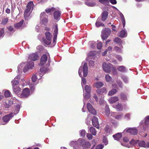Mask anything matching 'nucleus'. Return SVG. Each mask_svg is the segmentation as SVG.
<instances>
[{"mask_svg":"<svg viewBox=\"0 0 149 149\" xmlns=\"http://www.w3.org/2000/svg\"><path fill=\"white\" fill-rule=\"evenodd\" d=\"M58 25L56 23L54 24L52 26V29L54 30V32L53 33L54 37L53 38V43L56 42L57 34L58 33Z\"/></svg>","mask_w":149,"mask_h":149,"instance_id":"f257e3e1","label":"nucleus"},{"mask_svg":"<svg viewBox=\"0 0 149 149\" xmlns=\"http://www.w3.org/2000/svg\"><path fill=\"white\" fill-rule=\"evenodd\" d=\"M111 32L110 29L105 28L102 31L101 35L102 38L103 40H106L109 36Z\"/></svg>","mask_w":149,"mask_h":149,"instance_id":"f03ea898","label":"nucleus"},{"mask_svg":"<svg viewBox=\"0 0 149 149\" xmlns=\"http://www.w3.org/2000/svg\"><path fill=\"white\" fill-rule=\"evenodd\" d=\"M40 17L42 23L44 24H47L48 22V19L46 17L47 16L46 13L44 12H42L40 14Z\"/></svg>","mask_w":149,"mask_h":149,"instance_id":"7ed1b4c3","label":"nucleus"},{"mask_svg":"<svg viewBox=\"0 0 149 149\" xmlns=\"http://www.w3.org/2000/svg\"><path fill=\"white\" fill-rule=\"evenodd\" d=\"M124 132H126L135 135L137 134L138 130L135 128H129L125 129L124 131Z\"/></svg>","mask_w":149,"mask_h":149,"instance_id":"20e7f679","label":"nucleus"},{"mask_svg":"<svg viewBox=\"0 0 149 149\" xmlns=\"http://www.w3.org/2000/svg\"><path fill=\"white\" fill-rule=\"evenodd\" d=\"M47 56L45 54H43L41 57L40 60V65L42 66L45 65L47 60Z\"/></svg>","mask_w":149,"mask_h":149,"instance_id":"39448f33","label":"nucleus"},{"mask_svg":"<svg viewBox=\"0 0 149 149\" xmlns=\"http://www.w3.org/2000/svg\"><path fill=\"white\" fill-rule=\"evenodd\" d=\"M87 107L89 111L91 113L94 115H95L97 114L96 111L93 107L92 105L90 103H87Z\"/></svg>","mask_w":149,"mask_h":149,"instance_id":"423d86ee","label":"nucleus"},{"mask_svg":"<svg viewBox=\"0 0 149 149\" xmlns=\"http://www.w3.org/2000/svg\"><path fill=\"white\" fill-rule=\"evenodd\" d=\"M39 56L37 52L32 53L29 55L28 58L31 60L34 61L38 60L39 58Z\"/></svg>","mask_w":149,"mask_h":149,"instance_id":"0eeeda50","label":"nucleus"},{"mask_svg":"<svg viewBox=\"0 0 149 149\" xmlns=\"http://www.w3.org/2000/svg\"><path fill=\"white\" fill-rule=\"evenodd\" d=\"M30 90L29 88H26L23 89L21 96L23 97H28L30 94Z\"/></svg>","mask_w":149,"mask_h":149,"instance_id":"6e6552de","label":"nucleus"},{"mask_svg":"<svg viewBox=\"0 0 149 149\" xmlns=\"http://www.w3.org/2000/svg\"><path fill=\"white\" fill-rule=\"evenodd\" d=\"M102 68L103 70L105 72L109 73L111 72V67L110 65L107 64L105 63H103Z\"/></svg>","mask_w":149,"mask_h":149,"instance_id":"1a4fd4ad","label":"nucleus"},{"mask_svg":"<svg viewBox=\"0 0 149 149\" xmlns=\"http://www.w3.org/2000/svg\"><path fill=\"white\" fill-rule=\"evenodd\" d=\"M92 122L93 125L97 129L99 128L100 125L99 123L98 119L95 116H94L92 119Z\"/></svg>","mask_w":149,"mask_h":149,"instance_id":"9d476101","label":"nucleus"},{"mask_svg":"<svg viewBox=\"0 0 149 149\" xmlns=\"http://www.w3.org/2000/svg\"><path fill=\"white\" fill-rule=\"evenodd\" d=\"M34 6V5L33 1H30L28 3L26 9L32 12Z\"/></svg>","mask_w":149,"mask_h":149,"instance_id":"9b49d317","label":"nucleus"},{"mask_svg":"<svg viewBox=\"0 0 149 149\" xmlns=\"http://www.w3.org/2000/svg\"><path fill=\"white\" fill-rule=\"evenodd\" d=\"M82 69L83 70L84 76L86 77L87 76L88 74V67L86 63H84Z\"/></svg>","mask_w":149,"mask_h":149,"instance_id":"f8f14e48","label":"nucleus"},{"mask_svg":"<svg viewBox=\"0 0 149 149\" xmlns=\"http://www.w3.org/2000/svg\"><path fill=\"white\" fill-rule=\"evenodd\" d=\"M60 16L61 13L59 11H55L53 14L54 18L56 20L60 19Z\"/></svg>","mask_w":149,"mask_h":149,"instance_id":"ddd939ff","label":"nucleus"},{"mask_svg":"<svg viewBox=\"0 0 149 149\" xmlns=\"http://www.w3.org/2000/svg\"><path fill=\"white\" fill-rule=\"evenodd\" d=\"M12 113H10L9 114L6 115L3 117L2 118L3 121L6 123L8 122L10 118L12 117Z\"/></svg>","mask_w":149,"mask_h":149,"instance_id":"4468645a","label":"nucleus"},{"mask_svg":"<svg viewBox=\"0 0 149 149\" xmlns=\"http://www.w3.org/2000/svg\"><path fill=\"white\" fill-rule=\"evenodd\" d=\"M149 125V116H146L145 118V122L143 125L144 130H146V127L148 126Z\"/></svg>","mask_w":149,"mask_h":149,"instance_id":"2eb2a0df","label":"nucleus"},{"mask_svg":"<svg viewBox=\"0 0 149 149\" xmlns=\"http://www.w3.org/2000/svg\"><path fill=\"white\" fill-rule=\"evenodd\" d=\"M109 13L107 11H104L102 14L101 20L102 21H105L107 18Z\"/></svg>","mask_w":149,"mask_h":149,"instance_id":"dca6fc26","label":"nucleus"},{"mask_svg":"<svg viewBox=\"0 0 149 149\" xmlns=\"http://www.w3.org/2000/svg\"><path fill=\"white\" fill-rule=\"evenodd\" d=\"M109 102L112 104L117 102L118 100V98L117 97H110L108 100Z\"/></svg>","mask_w":149,"mask_h":149,"instance_id":"f3484780","label":"nucleus"},{"mask_svg":"<svg viewBox=\"0 0 149 149\" xmlns=\"http://www.w3.org/2000/svg\"><path fill=\"white\" fill-rule=\"evenodd\" d=\"M139 146L144 148H149V143L146 144L145 142L143 141H140L138 143Z\"/></svg>","mask_w":149,"mask_h":149,"instance_id":"a211bd4d","label":"nucleus"},{"mask_svg":"<svg viewBox=\"0 0 149 149\" xmlns=\"http://www.w3.org/2000/svg\"><path fill=\"white\" fill-rule=\"evenodd\" d=\"M45 38L47 40L51 41V40L52 37V34L49 31H46L45 32Z\"/></svg>","mask_w":149,"mask_h":149,"instance_id":"6ab92c4d","label":"nucleus"},{"mask_svg":"<svg viewBox=\"0 0 149 149\" xmlns=\"http://www.w3.org/2000/svg\"><path fill=\"white\" fill-rule=\"evenodd\" d=\"M105 113L106 116L108 117L109 116L110 114V110L109 107L108 105L105 106L104 108Z\"/></svg>","mask_w":149,"mask_h":149,"instance_id":"aec40b11","label":"nucleus"},{"mask_svg":"<svg viewBox=\"0 0 149 149\" xmlns=\"http://www.w3.org/2000/svg\"><path fill=\"white\" fill-rule=\"evenodd\" d=\"M113 137L115 140L119 141L121 138V133H118L113 136Z\"/></svg>","mask_w":149,"mask_h":149,"instance_id":"412c9836","label":"nucleus"},{"mask_svg":"<svg viewBox=\"0 0 149 149\" xmlns=\"http://www.w3.org/2000/svg\"><path fill=\"white\" fill-rule=\"evenodd\" d=\"M24 21L22 20L18 23H16L14 25V27L17 29L18 28L21 27L24 23Z\"/></svg>","mask_w":149,"mask_h":149,"instance_id":"4be33fe9","label":"nucleus"},{"mask_svg":"<svg viewBox=\"0 0 149 149\" xmlns=\"http://www.w3.org/2000/svg\"><path fill=\"white\" fill-rule=\"evenodd\" d=\"M31 12V11L25 9L24 13V17L25 19H26L30 16Z\"/></svg>","mask_w":149,"mask_h":149,"instance_id":"5701e85b","label":"nucleus"},{"mask_svg":"<svg viewBox=\"0 0 149 149\" xmlns=\"http://www.w3.org/2000/svg\"><path fill=\"white\" fill-rule=\"evenodd\" d=\"M85 4L87 6L90 7H93L96 5V3L93 2H89L88 1H87L85 2Z\"/></svg>","mask_w":149,"mask_h":149,"instance_id":"b1692460","label":"nucleus"},{"mask_svg":"<svg viewBox=\"0 0 149 149\" xmlns=\"http://www.w3.org/2000/svg\"><path fill=\"white\" fill-rule=\"evenodd\" d=\"M96 92L98 94L101 95L104 93L106 94V93L107 91L105 89H101L97 90L96 91Z\"/></svg>","mask_w":149,"mask_h":149,"instance_id":"393cba45","label":"nucleus"},{"mask_svg":"<svg viewBox=\"0 0 149 149\" xmlns=\"http://www.w3.org/2000/svg\"><path fill=\"white\" fill-rule=\"evenodd\" d=\"M12 85L13 87L16 86L18 85L19 84V81L18 80L16 79V78L14 79L11 81Z\"/></svg>","mask_w":149,"mask_h":149,"instance_id":"a878e982","label":"nucleus"},{"mask_svg":"<svg viewBox=\"0 0 149 149\" xmlns=\"http://www.w3.org/2000/svg\"><path fill=\"white\" fill-rule=\"evenodd\" d=\"M103 85V83L101 82L97 81L95 83V86L97 88H100Z\"/></svg>","mask_w":149,"mask_h":149,"instance_id":"bb28decb","label":"nucleus"},{"mask_svg":"<svg viewBox=\"0 0 149 149\" xmlns=\"http://www.w3.org/2000/svg\"><path fill=\"white\" fill-rule=\"evenodd\" d=\"M13 90L14 92L16 93H18L20 91H21V89L19 87L16 86L13 87Z\"/></svg>","mask_w":149,"mask_h":149,"instance_id":"cd10ccee","label":"nucleus"},{"mask_svg":"<svg viewBox=\"0 0 149 149\" xmlns=\"http://www.w3.org/2000/svg\"><path fill=\"white\" fill-rule=\"evenodd\" d=\"M89 130L90 132L93 135H96V132L95 130V129L93 127H90Z\"/></svg>","mask_w":149,"mask_h":149,"instance_id":"c85d7f7f","label":"nucleus"},{"mask_svg":"<svg viewBox=\"0 0 149 149\" xmlns=\"http://www.w3.org/2000/svg\"><path fill=\"white\" fill-rule=\"evenodd\" d=\"M117 90L116 88L112 89L108 93V95L111 96L116 93Z\"/></svg>","mask_w":149,"mask_h":149,"instance_id":"c756f323","label":"nucleus"},{"mask_svg":"<svg viewBox=\"0 0 149 149\" xmlns=\"http://www.w3.org/2000/svg\"><path fill=\"white\" fill-rule=\"evenodd\" d=\"M99 1L105 6L108 5L109 3L108 0H99Z\"/></svg>","mask_w":149,"mask_h":149,"instance_id":"7c9ffc66","label":"nucleus"},{"mask_svg":"<svg viewBox=\"0 0 149 149\" xmlns=\"http://www.w3.org/2000/svg\"><path fill=\"white\" fill-rule=\"evenodd\" d=\"M55 10V8H54L53 7H52L51 8H47L45 10V11L47 13H49L52 12L54 11Z\"/></svg>","mask_w":149,"mask_h":149,"instance_id":"2f4dec72","label":"nucleus"},{"mask_svg":"<svg viewBox=\"0 0 149 149\" xmlns=\"http://www.w3.org/2000/svg\"><path fill=\"white\" fill-rule=\"evenodd\" d=\"M118 45L121 44V39L119 37L115 38L113 40Z\"/></svg>","mask_w":149,"mask_h":149,"instance_id":"473e14b6","label":"nucleus"},{"mask_svg":"<svg viewBox=\"0 0 149 149\" xmlns=\"http://www.w3.org/2000/svg\"><path fill=\"white\" fill-rule=\"evenodd\" d=\"M30 69H32L34 66V62L32 61H30L27 64Z\"/></svg>","mask_w":149,"mask_h":149,"instance_id":"72a5a7b5","label":"nucleus"},{"mask_svg":"<svg viewBox=\"0 0 149 149\" xmlns=\"http://www.w3.org/2000/svg\"><path fill=\"white\" fill-rule=\"evenodd\" d=\"M85 89L87 93L89 94L90 93L91 88L90 86L88 85H86L85 86Z\"/></svg>","mask_w":149,"mask_h":149,"instance_id":"f704fd0d","label":"nucleus"},{"mask_svg":"<svg viewBox=\"0 0 149 149\" xmlns=\"http://www.w3.org/2000/svg\"><path fill=\"white\" fill-rule=\"evenodd\" d=\"M91 146L90 143L88 142H85L84 144L82 145V147L84 148H89Z\"/></svg>","mask_w":149,"mask_h":149,"instance_id":"c9c22d12","label":"nucleus"},{"mask_svg":"<svg viewBox=\"0 0 149 149\" xmlns=\"http://www.w3.org/2000/svg\"><path fill=\"white\" fill-rule=\"evenodd\" d=\"M127 33L125 29L122 31V38H125L127 36Z\"/></svg>","mask_w":149,"mask_h":149,"instance_id":"e433bc0d","label":"nucleus"},{"mask_svg":"<svg viewBox=\"0 0 149 149\" xmlns=\"http://www.w3.org/2000/svg\"><path fill=\"white\" fill-rule=\"evenodd\" d=\"M138 142V140H135L132 139L130 141V144L132 145H134L136 144Z\"/></svg>","mask_w":149,"mask_h":149,"instance_id":"4c0bfd02","label":"nucleus"},{"mask_svg":"<svg viewBox=\"0 0 149 149\" xmlns=\"http://www.w3.org/2000/svg\"><path fill=\"white\" fill-rule=\"evenodd\" d=\"M113 50L116 52L119 53L121 51V49L120 47H118L115 46L114 47Z\"/></svg>","mask_w":149,"mask_h":149,"instance_id":"58836bf2","label":"nucleus"},{"mask_svg":"<svg viewBox=\"0 0 149 149\" xmlns=\"http://www.w3.org/2000/svg\"><path fill=\"white\" fill-rule=\"evenodd\" d=\"M123 81L125 83H127L128 82L129 79L128 77L126 76H123L122 78Z\"/></svg>","mask_w":149,"mask_h":149,"instance_id":"ea45409f","label":"nucleus"},{"mask_svg":"<svg viewBox=\"0 0 149 149\" xmlns=\"http://www.w3.org/2000/svg\"><path fill=\"white\" fill-rule=\"evenodd\" d=\"M4 28H2L0 29V37H3L4 36Z\"/></svg>","mask_w":149,"mask_h":149,"instance_id":"a19ab883","label":"nucleus"},{"mask_svg":"<svg viewBox=\"0 0 149 149\" xmlns=\"http://www.w3.org/2000/svg\"><path fill=\"white\" fill-rule=\"evenodd\" d=\"M105 78L107 82H109L111 80V78L109 74H107L105 76Z\"/></svg>","mask_w":149,"mask_h":149,"instance_id":"79ce46f5","label":"nucleus"},{"mask_svg":"<svg viewBox=\"0 0 149 149\" xmlns=\"http://www.w3.org/2000/svg\"><path fill=\"white\" fill-rule=\"evenodd\" d=\"M111 123L113 125L114 127H116L118 125V123L117 122L115 121L114 120H111Z\"/></svg>","mask_w":149,"mask_h":149,"instance_id":"37998d69","label":"nucleus"},{"mask_svg":"<svg viewBox=\"0 0 149 149\" xmlns=\"http://www.w3.org/2000/svg\"><path fill=\"white\" fill-rule=\"evenodd\" d=\"M4 95L6 97H9L10 96V93L9 91H6L4 93Z\"/></svg>","mask_w":149,"mask_h":149,"instance_id":"c03bdc74","label":"nucleus"},{"mask_svg":"<svg viewBox=\"0 0 149 149\" xmlns=\"http://www.w3.org/2000/svg\"><path fill=\"white\" fill-rule=\"evenodd\" d=\"M43 41L45 44L47 45H50L51 43V41H48L47 40H46L45 39H43Z\"/></svg>","mask_w":149,"mask_h":149,"instance_id":"a18cd8bd","label":"nucleus"},{"mask_svg":"<svg viewBox=\"0 0 149 149\" xmlns=\"http://www.w3.org/2000/svg\"><path fill=\"white\" fill-rule=\"evenodd\" d=\"M114 114L115 115V119L118 120L120 119L121 118L120 114H117L116 113H115Z\"/></svg>","mask_w":149,"mask_h":149,"instance_id":"49530a36","label":"nucleus"},{"mask_svg":"<svg viewBox=\"0 0 149 149\" xmlns=\"http://www.w3.org/2000/svg\"><path fill=\"white\" fill-rule=\"evenodd\" d=\"M95 25L97 27H99L100 26H104V25L103 23L99 21L97 22L96 23Z\"/></svg>","mask_w":149,"mask_h":149,"instance_id":"de8ad7c7","label":"nucleus"},{"mask_svg":"<svg viewBox=\"0 0 149 149\" xmlns=\"http://www.w3.org/2000/svg\"><path fill=\"white\" fill-rule=\"evenodd\" d=\"M102 44L101 42H99L97 45V48L99 49L101 48L102 47Z\"/></svg>","mask_w":149,"mask_h":149,"instance_id":"09e8293b","label":"nucleus"},{"mask_svg":"<svg viewBox=\"0 0 149 149\" xmlns=\"http://www.w3.org/2000/svg\"><path fill=\"white\" fill-rule=\"evenodd\" d=\"M32 80L33 82H35L36 81L37 79V78L36 74H33V75L32 77Z\"/></svg>","mask_w":149,"mask_h":149,"instance_id":"8fccbe9b","label":"nucleus"},{"mask_svg":"<svg viewBox=\"0 0 149 149\" xmlns=\"http://www.w3.org/2000/svg\"><path fill=\"white\" fill-rule=\"evenodd\" d=\"M8 19L7 18L3 19L2 21L1 24H5L8 22Z\"/></svg>","mask_w":149,"mask_h":149,"instance_id":"3c124183","label":"nucleus"},{"mask_svg":"<svg viewBox=\"0 0 149 149\" xmlns=\"http://www.w3.org/2000/svg\"><path fill=\"white\" fill-rule=\"evenodd\" d=\"M30 69L27 65H26L25 66L23 70V72H26L28 70Z\"/></svg>","mask_w":149,"mask_h":149,"instance_id":"603ef678","label":"nucleus"},{"mask_svg":"<svg viewBox=\"0 0 149 149\" xmlns=\"http://www.w3.org/2000/svg\"><path fill=\"white\" fill-rule=\"evenodd\" d=\"M123 140L124 142L125 143H127L129 141V139L128 137L125 136L123 138Z\"/></svg>","mask_w":149,"mask_h":149,"instance_id":"864d4df0","label":"nucleus"},{"mask_svg":"<svg viewBox=\"0 0 149 149\" xmlns=\"http://www.w3.org/2000/svg\"><path fill=\"white\" fill-rule=\"evenodd\" d=\"M122 22L123 23V27H124L125 25V18L124 17V16L122 14Z\"/></svg>","mask_w":149,"mask_h":149,"instance_id":"5fc2aeb1","label":"nucleus"},{"mask_svg":"<svg viewBox=\"0 0 149 149\" xmlns=\"http://www.w3.org/2000/svg\"><path fill=\"white\" fill-rule=\"evenodd\" d=\"M116 109L117 111H120L121 109V104H118L116 105Z\"/></svg>","mask_w":149,"mask_h":149,"instance_id":"6e6d98bb","label":"nucleus"},{"mask_svg":"<svg viewBox=\"0 0 149 149\" xmlns=\"http://www.w3.org/2000/svg\"><path fill=\"white\" fill-rule=\"evenodd\" d=\"M7 29L10 32H14L15 31L14 29L12 26H8L7 28Z\"/></svg>","mask_w":149,"mask_h":149,"instance_id":"4d7b16f0","label":"nucleus"},{"mask_svg":"<svg viewBox=\"0 0 149 149\" xmlns=\"http://www.w3.org/2000/svg\"><path fill=\"white\" fill-rule=\"evenodd\" d=\"M30 88L31 91L32 92H33L35 89V85L31 84L30 86Z\"/></svg>","mask_w":149,"mask_h":149,"instance_id":"13d9d810","label":"nucleus"},{"mask_svg":"<svg viewBox=\"0 0 149 149\" xmlns=\"http://www.w3.org/2000/svg\"><path fill=\"white\" fill-rule=\"evenodd\" d=\"M127 100L126 95L125 94H122V100Z\"/></svg>","mask_w":149,"mask_h":149,"instance_id":"bf43d9fd","label":"nucleus"},{"mask_svg":"<svg viewBox=\"0 0 149 149\" xmlns=\"http://www.w3.org/2000/svg\"><path fill=\"white\" fill-rule=\"evenodd\" d=\"M111 71L114 74H117L116 68H115L114 67H113L111 69Z\"/></svg>","mask_w":149,"mask_h":149,"instance_id":"052dcab7","label":"nucleus"},{"mask_svg":"<svg viewBox=\"0 0 149 149\" xmlns=\"http://www.w3.org/2000/svg\"><path fill=\"white\" fill-rule=\"evenodd\" d=\"M85 131L84 130H82L80 132V135L81 136L84 137L85 135Z\"/></svg>","mask_w":149,"mask_h":149,"instance_id":"680f3d73","label":"nucleus"},{"mask_svg":"<svg viewBox=\"0 0 149 149\" xmlns=\"http://www.w3.org/2000/svg\"><path fill=\"white\" fill-rule=\"evenodd\" d=\"M87 137L89 140L92 139L93 138V136L90 134H87Z\"/></svg>","mask_w":149,"mask_h":149,"instance_id":"e2e57ef3","label":"nucleus"},{"mask_svg":"<svg viewBox=\"0 0 149 149\" xmlns=\"http://www.w3.org/2000/svg\"><path fill=\"white\" fill-rule=\"evenodd\" d=\"M109 1L112 4H116L117 3L116 0H109Z\"/></svg>","mask_w":149,"mask_h":149,"instance_id":"0e129e2a","label":"nucleus"},{"mask_svg":"<svg viewBox=\"0 0 149 149\" xmlns=\"http://www.w3.org/2000/svg\"><path fill=\"white\" fill-rule=\"evenodd\" d=\"M81 83H82L84 85H85L86 84V80L85 78H82Z\"/></svg>","mask_w":149,"mask_h":149,"instance_id":"69168bd1","label":"nucleus"},{"mask_svg":"<svg viewBox=\"0 0 149 149\" xmlns=\"http://www.w3.org/2000/svg\"><path fill=\"white\" fill-rule=\"evenodd\" d=\"M103 146L102 145H99L96 146L95 149H102Z\"/></svg>","mask_w":149,"mask_h":149,"instance_id":"338daca9","label":"nucleus"},{"mask_svg":"<svg viewBox=\"0 0 149 149\" xmlns=\"http://www.w3.org/2000/svg\"><path fill=\"white\" fill-rule=\"evenodd\" d=\"M95 54V51H91L89 53V55L93 56Z\"/></svg>","mask_w":149,"mask_h":149,"instance_id":"774afa93","label":"nucleus"}]
</instances>
